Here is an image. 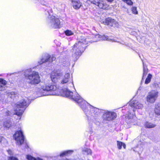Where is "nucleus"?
<instances>
[{
    "instance_id": "f257e3e1",
    "label": "nucleus",
    "mask_w": 160,
    "mask_h": 160,
    "mask_svg": "<svg viewBox=\"0 0 160 160\" xmlns=\"http://www.w3.org/2000/svg\"><path fill=\"white\" fill-rule=\"evenodd\" d=\"M62 91L64 96L74 101L78 104L83 111L87 118L90 134H92L93 123L96 125H98L100 123V113L101 110L91 105L84 100L76 92H75L74 93L67 88L62 89Z\"/></svg>"
},
{
    "instance_id": "f3484780",
    "label": "nucleus",
    "mask_w": 160,
    "mask_h": 160,
    "mask_svg": "<svg viewBox=\"0 0 160 160\" xmlns=\"http://www.w3.org/2000/svg\"><path fill=\"white\" fill-rule=\"evenodd\" d=\"M61 74L57 72H53L51 75L50 78L52 82L56 83L60 78Z\"/></svg>"
},
{
    "instance_id": "2eb2a0df",
    "label": "nucleus",
    "mask_w": 160,
    "mask_h": 160,
    "mask_svg": "<svg viewBox=\"0 0 160 160\" xmlns=\"http://www.w3.org/2000/svg\"><path fill=\"white\" fill-rule=\"evenodd\" d=\"M62 84L68 83L69 82L72 86H73V84L72 82V79L70 77V74L69 72L65 74L64 76L62 79L61 81Z\"/></svg>"
},
{
    "instance_id": "4468645a",
    "label": "nucleus",
    "mask_w": 160,
    "mask_h": 160,
    "mask_svg": "<svg viewBox=\"0 0 160 160\" xmlns=\"http://www.w3.org/2000/svg\"><path fill=\"white\" fill-rule=\"evenodd\" d=\"M103 23L105 25H109L114 28H118V24L117 22L111 18L106 19Z\"/></svg>"
},
{
    "instance_id": "473e14b6",
    "label": "nucleus",
    "mask_w": 160,
    "mask_h": 160,
    "mask_svg": "<svg viewBox=\"0 0 160 160\" xmlns=\"http://www.w3.org/2000/svg\"><path fill=\"white\" fill-rule=\"evenodd\" d=\"M8 160H18V159L14 157H10L9 158Z\"/></svg>"
},
{
    "instance_id": "9d476101",
    "label": "nucleus",
    "mask_w": 160,
    "mask_h": 160,
    "mask_svg": "<svg viewBox=\"0 0 160 160\" xmlns=\"http://www.w3.org/2000/svg\"><path fill=\"white\" fill-rule=\"evenodd\" d=\"M95 38L97 39V40L95 41H93V42H96L98 41H99L101 40H107L109 41H112V42H117L118 43H119L122 45H125L127 46H128V44L123 41H116L115 39H111L109 38V37L107 35H103L101 36L99 34H97L95 36Z\"/></svg>"
},
{
    "instance_id": "ddd939ff",
    "label": "nucleus",
    "mask_w": 160,
    "mask_h": 160,
    "mask_svg": "<svg viewBox=\"0 0 160 160\" xmlns=\"http://www.w3.org/2000/svg\"><path fill=\"white\" fill-rule=\"evenodd\" d=\"M91 2L100 8L103 9H108L109 5L105 3L102 0H90Z\"/></svg>"
},
{
    "instance_id": "b1692460",
    "label": "nucleus",
    "mask_w": 160,
    "mask_h": 160,
    "mask_svg": "<svg viewBox=\"0 0 160 160\" xmlns=\"http://www.w3.org/2000/svg\"><path fill=\"white\" fill-rule=\"evenodd\" d=\"M144 126L146 128H154L156 126V125L147 121L145 123Z\"/></svg>"
},
{
    "instance_id": "4c0bfd02",
    "label": "nucleus",
    "mask_w": 160,
    "mask_h": 160,
    "mask_svg": "<svg viewBox=\"0 0 160 160\" xmlns=\"http://www.w3.org/2000/svg\"><path fill=\"white\" fill-rule=\"evenodd\" d=\"M70 65V63L69 62H68L66 64V65H67V66H68Z\"/></svg>"
},
{
    "instance_id": "393cba45",
    "label": "nucleus",
    "mask_w": 160,
    "mask_h": 160,
    "mask_svg": "<svg viewBox=\"0 0 160 160\" xmlns=\"http://www.w3.org/2000/svg\"><path fill=\"white\" fill-rule=\"evenodd\" d=\"M117 142L118 148L119 149H121L122 148V146L124 148H126V145L124 143L119 141H117Z\"/></svg>"
},
{
    "instance_id": "6ab92c4d",
    "label": "nucleus",
    "mask_w": 160,
    "mask_h": 160,
    "mask_svg": "<svg viewBox=\"0 0 160 160\" xmlns=\"http://www.w3.org/2000/svg\"><path fill=\"white\" fill-rule=\"evenodd\" d=\"M73 8L76 9H78L82 6V3L80 0H71Z\"/></svg>"
},
{
    "instance_id": "412c9836",
    "label": "nucleus",
    "mask_w": 160,
    "mask_h": 160,
    "mask_svg": "<svg viewBox=\"0 0 160 160\" xmlns=\"http://www.w3.org/2000/svg\"><path fill=\"white\" fill-rule=\"evenodd\" d=\"M73 152V151L72 150H68L62 152L60 154V157H62L65 156L71 155Z\"/></svg>"
},
{
    "instance_id": "9b49d317",
    "label": "nucleus",
    "mask_w": 160,
    "mask_h": 160,
    "mask_svg": "<svg viewBox=\"0 0 160 160\" xmlns=\"http://www.w3.org/2000/svg\"><path fill=\"white\" fill-rule=\"evenodd\" d=\"M158 91L155 90L149 92L146 97L147 102L151 103L155 102L158 97Z\"/></svg>"
},
{
    "instance_id": "7c9ffc66",
    "label": "nucleus",
    "mask_w": 160,
    "mask_h": 160,
    "mask_svg": "<svg viewBox=\"0 0 160 160\" xmlns=\"http://www.w3.org/2000/svg\"><path fill=\"white\" fill-rule=\"evenodd\" d=\"M132 10L133 13L135 14H137L138 13L137 11V8L135 7H133L132 8Z\"/></svg>"
},
{
    "instance_id": "2f4dec72",
    "label": "nucleus",
    "mask_w": 160,
    "mask_h": 160,
    "mask_svg": "<svg viewBox=\"0 0 160 160\" xmlns=\"http://www.w3.org/2000/svg\"><path fill=\"white\" fill-rule=\"evenodd\" d=\"M138 148H139V146L138 145L136 148V151L138 152V153H140L142 151L143 149V148L142 147H141V148H140V150L139 151L138 150Z\"/></svg>"
},
{
    "instance_id": "dca6fc26",
    "label": "nucleus",
    "mask_w": 160,
    "mask_h": 160,
    "mask_svg": "<svg viewBox=\"0 0 160 160\" xmlns=\"http://www.w3.org/2000/svg\"><path fill=\"white\" fill-rule=\"evenodd\" d=\"M38 1H39L41 3L43 6H45L46 7L44 8L45 10V13H52V10L51 7L50 5L46 2L44 0H37Z\"/></svg>"
},
{
    "instance_id": "f704fd0d",
    "label": "nucleus",
    "mask_w": 160,
    "mask_h": 160,
    "mask_svg": "<svg viewBox=\"0 0 160 160\" xmlns=\"http://www.w3.org/2000/svg\"><path fill=\"white\" fill-rule=\"evenodd\" d=\"M35 160H44L42 158H39V157H37V158H35Z\"/></svg>"
},
{
    "instance_id": "e433bc0d",
    "label": "nucleus",
    "mask_w": 160,
    "mask_h": 160,
    "mask_svg": "<svg viewBox=\"0 0 160 160\" xmlns=\"http://www.w3.org/2000/svg\"><path fill=\"white\" fill-rule=\"evenodd\" d=\"M141 87H140L139 88H138V92L139 91L141 90Z\"/></svg>"
},
{
    "instance_id": "4be33fe9",
    "label": "nucleus",
    "mask_w": 160,
    "mask_h": 160,
    "mask_svg": "<svg viewBox=\"0 0 160 160\" xmlns=\"http://www.w3.org/2000/svg\"><path fill=\"white\" fill-rule=\"evenodd\" d=\"M154 111L156 115H160V103H157L156 104Z\"/></svg>"
},
{
    "instance_id": "f03ea898",
    "label": "nucleus",
    "mask_w": 160,
    "mask_h": 160,
    "mask_svg": "<svg viewBox=\"0 0 160 160\" xmlns=\"http://www.w3.org/2000/svg\"><path fill=\"white\" fill-rule=\"evenodd\" d=\"M56 57L53 55L51 56L47 53H44L42 55L38 61V64L35 67L26 70L24 72V76L26 78L29 80L28 82L32 85L38 84L40 82V77L38 72L32 71V69L36 68L39 65L46 64L47 67L56 59Z\"/></svg>"
},
{
    "instance_id": "0eeeda50",
    "label": "nucleus",
    "mask_w": 160,
    "mask_h": 160,
    "mask_svg": "<svg viewBox=\"0 0 160 160\" xmlns=\"http://www.w3.org/2000/svg\"><path fill=\"white\" fill-rule=\"evenodd\" d=\"M52 13H46L48 15L46 20V23L48 26L51 28L56 29L60 28L61 26V19L60 18L52 15Z\"/></svg>"
},
{
    "instance_id": "f8f14e48",
    "label": "nucleus",
    "mask_w": 160,
    "mask_h": 160,
    "mask_svg": "<svg viewBox=\"0 0 160 160\" xmlns=\"http://www.w3.org/2000/svg\"><path fill=\"white\" fill-rule=\"evenodd\" d=\"M117 117V114L114 112L105 111L102 116L103 120L107 121H110L115 119Z\"/></svg>"
},
{
    "instance_id": "aec40b11",
    "label": "nucleus",
    "mask_w": 160,
    "mask_h": 160,
    "mask_svg": "<svg viewBox=\"0 0 160 160\" xmlns=\"http://www.w3.org/2000/svg\"><path fill=\"white\" fill-rule=\"evenodd\" d=\"M7 84V82L2 78H0V91H3L5 89V86Z\"/></svg>"
},
{
    "instance_id": "6e6552de",
    "label": "nucleus",
    "mask_w": 160,
    "mask_h": 160,
    "mask_svg": "<svg viewBox=\"0 0 160 160\" xmlns=\"http://www.w3.org/2000/svg\"><path fill=\"white\" fill-rule=\"evenodd\" d=\"M1 113L5 118V120L3 122V126L5 128H9L12 124V122L10 120L12 114L11 112L5 109H4L2 111Z\"/></svg>"
},
{
    "instance_id": "7ed1b4c3",
    "label": "nucleus",
    "mask_w": 160,
    "mask_h": 160,
    "mask_svg": "<svg viewBox=\"0 0 160 160\" xmlns=\"http://www.w3.org/2000/svg\"><path fill=\"white\" fill-rule=\"evenodd\" d=\"M88 40V38L84 36L78 38V41L74 44L71 50L72 59L74 62L78 60L85 50L87 47L86 45L90 42Z\"/></svg>"
},
{
    "instance_id": "a211bd4d",
    "label": "nucleus",
    "mask_w": 160,
    "mask_h": 160,
    "mask_svg": "<svg viewBox=\"0 0 160 160\" xmlns=\"http://www.w3.org/2000/svg\"><path fill=\"white\" fill-rule=\"evenodd\" d=\"M16 95V93L14 91H10L8 92L6 94L7 99L9 102L13 101Z\"/></svg>"
},
{
    "instance_id": "423d86ee",
    "label": "nucleus",
    "mask_w": 160,
    "mask_h": 160,
    "mask_svg": "<svg viewBox=\"0 0 160 160\" xmlns=\"http://www.w3.org/2000/svg\"><path fill=\"white\" fill-rule=\"evenodd\" d=\"M31 100L28 98L25 97L17 102L15 109V114L21 116L26 108L28 106L31 102Z\"/></svg>"
},
{
    "instance_id": "72a5a7b5",
    "label": "nucleus",
    "mask_w": 160,
    "mask_h": 160,
    "mask_svg": "<svg viewBox=\"0 0 160 160\" xmlns=\"http://www.w3.org/2000/svg\"><path fill=\"white\" fill-rule=\"evenodd\" d=\"M5 140V139L1 136H0V142H1L2 141Z\"/></svg>"
},
{
    "instance_id": "c85d7f7f",
    "label": "nucleus",
    "mask_w": 160,
    "mask_h": 160,
    "mask_svg": "<svg viewBox=\"0 0 160 160\" xmlns=\"http://www.w3.org/2000/svg\"><path fill=\"white\" fill-rule=\"evenodd\" d=\"M26 158L28 160H35V158H34L31 155L29 154L26 155Z\"/></svg>"
},
{
    "instance_id": "cd10ccee",
    "label": "nucleus",
    "mask_w": 160,
    "mask_h": 160,
    "mask_svg": "<svg viewBox=\"0 0 160 160\" xmlns=\"http://www.w3.org/2000/svg\"><path fill=\"white\" fill-rule=\"evenodd\" d=\"M64 33L66 35L68 36H72L74 34L73 32L69 30H65L64 31Z\"/></svg>"
},
{
    "instance_id": "20e7f679",
    "label": "nucleus",
    "mask_w": 160,
    "mask_h": 160,
    "mask_svg": "<svg viewBox=\"0 0 160 160\" xmlns=\"http://www.w3.org/2000/svg\"><path fill=\"white\" fill-rule=\"evenodd\" d=\"M128 106V113L126 116V121L128 124H131L133 123L134 121L133 117L134 116L135 109H140L143 107V105L138 100H132L130 102Z\"/></svg>"
},
{
    "instance_id": "5701e85b",
    "label": "nucleus",
    "mask_w": 160,
    "mask_h": 160,
    "mask_svg": "<svg viewBox=\"0 0 160 160\" xmlns=\"http://www.w3.org/2000/svg\"><path fill=\"white\" fill-rule=\"evenodd\" d=\"M142 63L143 65V74L142 77V79H143L144 77L147 74L148 72V69L147 68V66L146 65V64L144 63L143 61Z\"/></svg>"
},
{
    "instance_id": "a878e982",
    "label": "nucleus",
    "mask_w": 160,
    "mask_h": 160,
    "mask_svg": "<svg viewBox=\"0 0 160 160\" xmlns=\"http://www.w3.org/2000/svg\"><path fill=\"white\" fill-rule=\"evenodd\" d=\"M152 76L151 74L149 73L148 76L147 78L146 79L145 81V83L146 84H148L151 81Z\"/></svg>"
},
{
    "instance_id": "1a4fd4ad",
    "label": "nucleus",
    "mask_w": 160,
    "mask_h": 160,
    "mask_svg": "<svg viewBox=\"0 0 160 160\" xmlns=\"http://www.w3.org/2000/svg\"><path fill=\"white\" fill-rule=\"evenodd\" d=\"M13 136L15 140L16 141L17 145H21L24 142V136L21 130L16 131Z\"/></svg>"
},
{
    "instance_id": "c756f323",
    "label": "nucleus",
    "mask_w": 160,
    "mask_h": 160,
    "mask_svg": "<svg viewBox=\"0 0 160 160\" xmlns=\"http://www.w3.org/2000/svg\"><path fill=\"white\" fill-rule=\"evenodd\" d=\"M124 2L129 5H132L133 3L131 0H122Z\"/></svg>"
},
{
    "instance_id": "39448f33",
    "label": "nucleus",
    "mask_w": 160,
    "mask_h": 160,
    "mask_svg": "<svg viewBox=\"0 0 160 160\" xmlns=\"http://www.w3.org/2000/svg\"><path fill=\"white\" fill-rule=\"evenodd\" d=\"M50 81L46 80L41 85V88L44 92L43 95H58L59 89L55 85L50 82Z\"/></svg>"
},
{
    "instance_id": "c9c22d12",
    "label": "nucleus",
    "mask_w": 160,
    "mask_h": 160,
    "mask_svg": "<svg viewBox=\"0 0 160 160\" xmlns=\"http://www.w3.org/2000/svg\"><path fill=\"white\" fill-rule=\"evenodd\" d=\"M108 2H109L110 3L112 2L114 0H106Z\"/></svg>"
},
{
    "instance_id": "bb28decb",
    "label": "nucleus",
    "mask_w": 160,
    "mask_h": 160,
    "mask_svg": "<svg viewBox=\"0 0 160 160\" xmlns=\"http://www.w3.org/2000/svg\"><path fill=\"white\" fill-rule=\"evenodd\" d=\"M82 152L84 154H91L92 153L91 150L88 148H84L82 150Z\"/></svg>"
}]
</instances>
